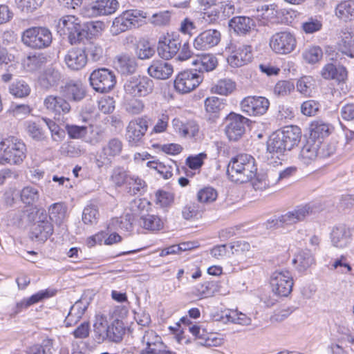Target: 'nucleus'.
<instances>
[{
    "label": "nucleus",
    "instance_id": "f257e3e1",
    "mask_svg": "<svg viewBox=\"0 0 354 354\" xmlns=\"http://www.w3.org/2000/svg\"><path fill=\"white\" fill-rule=\"evenodd\" d=\"M257 171L254 158L247 153H240L230 160L227 174L231 181L245 183L253 179Z\"/></svg>",
    "mask_w": 354,
    "mask_h": 354
},
{
    "label": "nucleus",
    "instance_id": "f03ea898",
    "mask_svg": "<svg viewBox=\"0 0 354 354\" xmlns=\"http://www.w3.org/2000/svg\"><path fill=\"white\" fill-rule=\"evenodd\" d=\"M25 144L17 138L9 136L0 142V164L19 165L26 155Z\"/></svg>",
    "mask_w": 354,
    "mask_h": 354
},
{
    "label": "nucleus",
    "instance_id": "7ed1b4c3",
    "mask_svg": "<svg viewBox=\"0 0 354 354\" xmlns=\"http://www.w3.org/2000/svg\"><path fill=\"white\" fill-rule=\"evenodd\" d=\"M123 88L126 95L133 97H144L153 92L154 82L146 75H133L125 80Z\"/></svg>",
    "mask_w": 354,
    "mask_h": 354
},
{
    "label": "nucleus",
    "instance_id": "20e7f679",
    "mask_svg": "<svg viewBox=\"0 0 354 354\" xmlns=\"http://www.w3.org/2000/svg\"><path fill=\"white\" fill-rule=\"evenodd\" d=\"M21 40L26 46L31 48L41 49L50 45L53 36L49 29L36 26L24 30L22 33Z\"/></svg>",
    "mask_w": 354,
    "mask_h": 354
},
{
    "label": "nucleus",
    "instance_id": "39448f33",
    "mask_svg": "<svg viewBox=\"0 0 354 354\" xmlns=\"http://www.w3.org/2000/svg\"><path fill=\"white\" fill-rule=\"evenodd\" d=\"M57 28L64 34H68L71 44L80 42L87 34L80 19L74 15H66L60 18L57 23Z\"/></svg>",
    "mask_w": 354,
    "mask_h": 354
},
{
    "label": "nucleus",
    "instance_id": "423d86ee",
    "mask_svg": "<svg viewBox=\"0 0 354 354\" xmlns=\"http://www.w3.org/2000/svg\"><path fill=\"white\" fill-rule=\"evenodd\" d=\"M141 342L145 348L140 354H177L169 350L162 342L161 337L152 329L143 330Z\"/></svg>",
    "mask_w": 354,
    "mask_h": 354
},
{
    "label": "nucleus",
    "instance_id": "0eeeda50",
    "mask_svg": "<svg viewBox=\"0 0 354 354\" xmlns=\"http://www.w3.org/2000/svg\"><path fill=\"white\" fill-rule=\"evenodd\" d=\"M269 44L275 53L287 55L294 51L297 46L296 36L288 30L277 32L271 36Z\"/></svg>",
    "mask_w": 354,
    "mask_h": 354
},
{
    "label": "nucleus",
    "instance_id": "6e6552de",
    "mask_svg": "<svg viewBox=\"0 0 354 354\" xmlns=\"http://www.w3.org/2000/svg\"><path fill=\"white\" fill-rule=\"evenodd\" d=\"M149 128V118L145 115L131 120L126 127L125 137L131 147H137L143 142V138Z\"/></svg>",
    "mask_w": 354,
    "mask_h": 354
},
{
    "label": "nucleus",
    "instance_id": "1a4fd4ad",
    "mask_svg": "<svg viewBox=\"0 0 354 354\" xmlns=\"http://www.w3.org/2000/svg\"><path fill=\"white\" fill-rule=\"evenodd\" d=\"M147 15L139 10H128L123 12L113 21V28L118 32H124L129 29L138 27Z\"/></svg>",
    "mask_w": 354,
    "mask_h": 354
},
{
    "label": "nucleus",
    "instance_id": "9d476101",
    "mask_svg": "<svg viewBox=\"0 0 354 354\" xmlns=\"http://www.w3.org/2000/svg\"><path fill=\"white\" fill-rule=\"evenodd\" d=\"M272 292L278 297H288L292 290L293 279L288 270H277L270 279Z\"/></svg>",
    "mask_w": 354,
    "mask_h": 354
},
{
    "label": "nucleus",
    "instance_id": "9b49d317",
    "mask_svg": "<svg viewBox=\"0 0 354 354\" xmlns=\"http://www.w3.org/2000/svg\"><path fill=\"white\" fill-rule=\"evenodd\" d=\"M89 80L93 89L100 93L110 91L116 83L114 72L106 68L93 71L90 75Z\"/></svg>",
    "mask_w": 354,
    "mask_h": 354
},
{
    "label": "nucleus",
    "instance_id": "f8f14e48",
    "mask_svg": "<svg viewBox=\"0 0 354 354\" xmlns=\"http://www.w3.org/2000/svg\"><path fill=\"white\" fill-rule=\"evenodd\" d=\"M226 50L229 53L227 60L232 67H241L252 60L250 46L231 44L226 48Z\"/></svg>",
    "mask_w": 354,
    "mask_h": 354
},
{
    "label": "nucleus",
    "instance_id": "ddd939ff",
    "mask_svg": "<svg viewBox=\"0 0 354 354\" xmlns=\"http://www.w3.org/2000/svg\"><path fill=\"white\" fill-rule=\"evenodd\" d=\"M122 149L123 143L120 139L118 138L109 139L97 155L96 159L97 167L110 165L113 158L120 155Z\"/></svg>",
    "mask_w": 354,
    "mask_h": 354
},
{
    "label": "nucleus",
    "instance_id": "4468645a",
    "mask_svg": "<svg viewBox=\"0 0 354 354\" xmlns=\"http://www.w3.org/2000/svg\"><path fill=\"white\" fill-rule=\"evenodd\" d=\"M225 134L232 141H237L245 131V124L248 119L234 113H230L225 119Z\"/></svg>",
    "mask_w": 354,
    "mask_h": 354
},
{
    "label": "nucleus",
    "instance_id": "2eb2a0df",
    "mask_svg": "<svg viewBox=\"0 0 354 354\" xmlns=\"http://www.w3.org/2000/svg\"><path fill=\"white\" fill-rule=\"evenodd\" d=\"M269 106L268 100L261 96H248L241 102L242 111L250 116L263 115L268 111Z\"/></svg>",
    "mask_w": 354,
    "mask_h": 354
},
{
    "label": "nucleus",
    "instance_id": "dca6fc26",
    "mask_svg": "<svg viewBox=\"0 0 354 354\" xmlns=\"http://www.w3.org/2000/svg\"><path fill=\"white\" fill-rule=\"evenodd\" d=\"M202 82V77L198 74L185 71L180 73L174 81V87L181 93H187L195 89Z\"/></svg>",
    "mask_w": 354,
    "mask_h": 354
},
{
    "label": "nucleus",
    "instance_id": "f3484780",
    "mask_svg": "<svg viewBox=\"0 0 354 354\" xmlns=\"http://www.w3.org/2000/svg\"><path fill=\"white\" fill-rule=\"evenodd\" d=\"M313 212V205L306 204L304 205L298 206L295 209L281 215L277 219V221L281 225H290L303 221Z\"/></svg>",
    "mask_w": 354,
    "mask_h": 354
},
{
    "label": "nucleus",
    "instance_id": "a211bd4d",
    "mask_svg": "<svg viewBox=\"0 0 354 354\" xmlns=\"http://www.w3.org/2000/svg\"><path fill=\"white\" fill-rule=\"evenodd\" d=\"M44 106L55 117L59 118L68 114L71 110L69 102L65 98L55 95L46 96L44 100Z\"/></svg>",
    "mask_w": 354,
    "mask_h": 354
},
{
    "label": "nucleus",
    "instance_id": "6ab92c4d",
    "mask_svg": "<svg viewBox=\"0 0 354 354\" xmlns=\"http://www.w3.org/2000/svg\"><path fill=\"white\" fill-rule=\"evenodd\" d=\"M38 212L39 213L38 220L32 225V234L37 241H45L53 234V226L44 210Z\"/></svg>",
    "mask_w": 354,
    "mask_h": 354
},
{
    "label": "nucleus",
    "instance_id": "aec40b11",
    "mask_svg": "<svg viewBox=\"0 0 354 354\" xmlns=\"http://www.w3.org/2000/svg\"><path fill=\"white\" fill-rule=\"evenodd\" d=\"M220 40V32L214 29H209L202 32L194 39L193 46L196 50H207L218 45Z\"/></svg>",
    "mask_w": 354,
    "mask_h": 354
},
{
    "label": "nucleus",
    "instance_id": "412c9836",
    "mask_svg": "<svg viewBox=\"0 0 354 354\" xmlns=\"http://www.w3.org/2000/svg\"><path fill=\"white\" fill-rule=\"evenodd\" d=\"M180 42L178 39L170 35H163L159 39L157 52L158 55L165 59L172 58L179 51Z\"/></svg>",
    "mask_w": 354,
    "mask_h": 354
},
{
    "label": "nucleus",
    "instance_id": "4be33fe9",
    "mask_svg": "<svg viewBox=\"0 0 354 354\" xmlns=\"http://www.w3.org/2000/svg\"><path fill=\"white\" fill-rule=\"evenodd\" d=\"M87 55L81 48H72L68 50L64 57L66 66L72 71L82 69L87 63Z\"/></svg>",
    "mask_w": 354,
    "mask_h": 354
},
{
    "label": "nucleus",
    "instance_id": "5701e85b",
    "mask_svg": "<svg viewBox=\"0 0 354 354\" xmlns=\"http://www.w3.org/2000/svg\"><path fill=\"white\" fill-rule=\"evenodd\" d=\"M320 74L324 80H333L338 83L345 82L348 77V71L345 66H336L332 63L324 65Z\"/></svg>",
    "mask_w": 354,
    "mask_h": 354
},
{
    "label": "nucleus",
    "instance_id": "b1692460",
    "mask_svg": "<svg viewBox=\"0 0 354 354\" xmlns=\"http://www.w3.org/2000/svg\"><path fill=\"white\" fill-rule=\"evenodd\" d=\"M321 141L308 140L302 147L299 154V159L304 165H309L319 157Z\"/></svg>",
    "mask_w": 354,
    "mask_h": 354
},
{
    "label": "nucleus",
    "instance_id": "393cba45",
    "mask_svg": "<svg viewBox=\"0 0 354 354\" xmlns=\"http://www.w3.org/2000/svg\"><path fill=\"white\" fill-rule=\"evenodd\" d=\"M66 97L74 102H80L86 96V89L79 80H70L62 87Z\"/></svg>",
    "mask_w": 354,
    "mask_h": 354
},
{
    "label": "nucleus",
    "instance_id": "a878e982",
    "mask_svg": "<svg viewBox=\"0 0 354 354\" xmlns=\"http://www.w3.org/2000/svg\"><path fill=\"white\" fill-rule=\"evenodd\" d=\"M192 64L195 66V71L200 73L210 72L218 66V59L213 54L204 53L194 57Z\"/></svg>",
    "mask_w": 354,
    "mask_h": 354
},
{
    "label": "nucleus",
    "instance_id": "bb28decb",
    "mask_svg": "<svg viewBox=\"0 0 354 354\" xmlns=\"http://www.w3.org/2000/svg\"><path fill=\"white\" fill-rule=\"evenodd\" d=\"M292 263L298 272H304L315 263V259L311 251L306 248L295 254Z\"/></svg>",
    "mask_w": 354,
    "mask_h": 354
},
{
    "label": "nucleus",
    "instance_id": "cd10ccee",
    "mask_svg": "<svg viewBox=\"0 0 354 354\" xmlns=\"http://www.w3.org/2000/svg\"><path fill=\"white\" fill-rule=\"evenodd\" d=\"M351 230L349 227L345 225L337 226L331 232V242L333 246L344 248L351 243Z\"/></svg>",
    "mask_w": 354,
    "mask_h": 354
},
{
    "label": "nucleus",
    "instance_id": "c85d7f7f",
    "mask_svg": "<svg viewBox=\"0 0 354 354\" xmlns=\"http://www.w3.org/2000/svg\"><path fill=\"white\" fill-rule=\"evenodd\" d=\"M223 283L217 281H206L196 288V295L203 297H209L216 293L226 295L228 291L223 289Z\"/></svg>",
    "mask_w": 354,
    "mask_h": 354
},
{
    "label": "nucleus",
    "instance_id": "c756f323",
    "mask_svg": "<svg viewBox=\"0 0 354 354\" xmlns=\"http://www.w3.org/2000/svg\"><path fill=\"white\" fill-rule=\"evenodd\" d=\"M149 75L159 80H166L173 73L174 69L171 64L165 61H153L148 68Z\"/></svg>",
    "mask_w": 354,
    "mask_h": 354
},
{
    "label": "nucleus",
    "instance_id": "7c9ffc66",
    "mask_svg": "<svg viewBox=\"0 0 354 354\" xmlns=\"http://www.w3.org/2000/svg\"><path fill=\"white\" fill-rule=\"evenodd\" d=\"M218 7V9L205 12L203 18L206 21L212 22L220 17L223 18L229 17L233 15L236 10L234 4L233 2L230 1L221 2Z\"/></svg>",
    "mask_w": 354,
    "mask_h": 354
},
{
    "label": "nucleus",
    "instance_id": "2f4dec72",
    "mask_svg": "<svg viewBox=\"0 0 354 354\" xmlns=\"http://www.w3.org/2000/svg\"><path fill=\"white\" fill-rule=\"evenodd\" d=\"M118 8L117 0H97L91 5L93 15H109L114 13Z\"/></svg>",
    "mask_w": 354,
    "mask_h": 354
},
{
    "label": "nucleus",
    "instance_id": "473e14b6",
    "mask_svg": "<svg viewBox=\"0 0 354 354\" xmlns=\"http://www.w3.org/2000/svg\"><path fill=\"white\" fill-rule=\"evenodd\" d=\"M278 133L283 138L285 145L289 151L299 143L301 136V129L297 126L285 127Z\"/></svg>",
    "mask_w": 354,
    "mask_h": 354
},
{
    "label": "nucleus",
    "instance_id": "72a5a7b5",
    "mask_svg": "<svg viewBox=\"0 0 354 354\" xmlns=\"http://www.w3.org/2000/svg\"><path fill=\"white\" fill-rule=\"evenodd\" d=\"M229 26L238 35H246L254 26V21L250 17L239 16L230 20Z\"/></svg>",
    "mask_w": 354,
    "mask_h": 354
},
{
    "label": "nucleus",
    "instance_id": "f704fd0d",
    "mask_svg": "<svg viewBox=\"0 0 354 354\" xmlns=\"http://www.w3.org/2000/svg\"><path fill=\"white\" fill-rule=\"evenodd\" d=\"M61 80L60 73L53 68H46L39 76V83L40 86L46 89L57 86Z\"/></svg>",
    "mask_w": 354,
    "mask_h": 354
},
{
    "label": "nucleus",
    "instance_id": "c9c22d12",
    "mask_svg": "<svg viewBox=\"0 0 354 354\" xmlns=\"http://www.w3.org/2000/svg\"><path fill=\"white\" fill-rule=\"evenodd\" d=\"M267 150L269 153L275 155L277 158L284 154L286 151H289L285 145L283 138L281 137L278 131L272 133L267 142Z\"/></svg>",
    "mask_w": 354,
    "mask_h": 354
},
{
    "label": "nucleus",
    "instance_id": "e433bc0d",
    "mask_svg": "<svg viewBox=\"0 0 354 354\" xmlns=\"http://www.w3.org/2000/svg\"><path fill=\"white\" fill-rule=\"evenodd\" d=\"M115 68L123 75H128L136 71L137 63L133 57L123 54L118 55L115 62Z\"/></svg>",
    "mask_w": 354,
    "mask_h": 354
},
{
    "label": "nucleus",
    "instance_id": "4c0bfd02",
    "mask_svg": "<svg viewBox=\"0 0 354 354\" xmlns=\"http://www.w3.org/2000/svg\"><path fill=\"white\" fill-rule=\"evenodd\" d=\"M49 219L55 222L57 225L62 226V229L65 230L66 226L64 225V221L66 218V207L63 203H57L50 206Z\"/></svg>",
    "mask_w": 354,
    "mask_h": 354
},
{
    "label": "nucleus",
    "instance_id": "58836bf2",
    "mask_svg": "<svg viewBox=\"0 0 354 354\" xmlns=\"http://www.w3.org/2000/svg\"><path fill=\"white\" fill-rule=\"evenodd\" d=\"M236 83L231 79L224 78L218 80L211 88V92L221 95L231 94L236 89Z\"/></svg>",
    "mask_w": 354,
    "mask_h": 354
},
{
    "label": "nucleus",
    "instance_id": "ea45409f",
    "mask_svg": "<svg viewBox=\"0 0 354 354\" xmlns=\"http://www.w3.org/2000/svg\"><path fill=\"white\" fill-rule=\"evenodd\" d=\"M140 224L145 229L148 230H160L163 227V222L161 218L156 215L147 214L140 218Z\"/></svg>",
    "mask_w": 354,
    "mask_h": 354
},
{
    "label": "nucleus",
    "instance_id": "a19ab883",
    "mask_svg": "<svg viewBox=\"0 0 354 354\" xmlns=\"http://www.w3.org/2000/svg\"><path fill=\"white\" fill-rule=\"evenodd\" d=\"M10 93L16 97H26L30 93V86L25 81L18 80L10 85Z\"/></svg>",
    "mask_w": 354,
    "mask_h": 354
},
{
    "label": "nucleus",
    "instance_id": "79ce46f5",
    "mask_svg": "<svg viewBox=\"0 0 354 354\" xmlns=\"http://www.w3.org/2000/svg\"><path fill=\"white\" fill-rule=\"evenodd\" d=\"M86 307L83 306L82 302L79 301L75 303L71 307L70 312L65 319L66 326H70L73 322L76 323L84 315Z\"/></svg>",
    "mask_w": 354,
    "mask_h": 354
},
{
    "label": "nucleus",
    "instance_id": "37998d69",
    "mask_svg": "<svg viewBox=\"0 0 354 354\" xmlns=\"http://www.w3.org/2000/svg\"><path fill=\"white\" fill-rule=\"evenodd\" d=\"M348 31L349 28L346 29V31L344 32L342 39L338 44V50L342 54L353 58L354 48L353 46V43L354 41L353 39L350 38Z\"/></svg>",
    "mask_w": 354,
    "mask_h": 354
},
{
    "label": "nucleus",
    "instance_id": "c03bdc74",
    "mask_svg": "<svg viewBox=\"0 0 354 354\" xmlns=\"http://www.w3.org/2000/svg\"><path fill=\"white\" fill-rule=\"evenodd\" d=\"M44 0H15L17 8L23 12L32 13L41 6Z\"/></svg>",
    "mask_w": 354,
    "mask_h": 354
},
{
    "label": "nucleus",
    "instance_id": "a18cd8bd",
    "mask_svg": "<svg viewBox=\"0 0 354 354\" xmlns=\"http://www.w3.org/2000/svg\"><path fill=\"white\" fill-rule=\"evenodd\" d=\"M21 200L26 205H32L36 203L39 198V192L37 188L26 186L21 191Z\"/></svg>",
    "mask_w": 354,
    "mask_h": 354
},
{
    "label": "nucleus",
    "instance_id": "49530a36",
    "mask_svg": "<svg viewBox=\"0 0 354 354\" xmlns=\"http://www.w3.org/2000/svg\"><path fill=\"white\" fill-rule=\"evenodd\" d=\"M26 130L28 134L34 140H43L45 138V133L39 122L27 121Z\"/></svg>",
    "mask_w": 354,
    "mask_h": 354
},
{
    "label": "nucleus",
    "instance_id": "de8ad7c7",
    "mask_svg": "<svg viewBox=\"0 0 354 354\" xmlns=\"http://www.w3.org/2000/svg\"><path fill=\"white\" fill-rule=\"evenodd\" d=\"M130 176L123 167H117L113 169L111 180L115 185L121 187L124 184L127 185Z\"/></svg>",
    "mask_w": 354,
    "mask_h": 354
},
{
    "label": "nucleus",
    "instance_id": "09e8293b",
    "mask_svg": "<svg viewBox=\"0 0 354 354\" xmlns=\"http://www.w3.org/2000/svg\"><path fill=\"white\" fill-rule=\"evenodd\" d=\"M302 56L306 62L315 64L322 58L323 52L319 46H310L304 51Z\"/></svg>",
    "mask_w": 354,
    "mask_h": 354
},
{
    "label": "nucleus",
    "instance_id": "8fccbe9b",
    "mask_svg": "<svg viewBox=\"0 0 354 354\" xmlns=\"http://www.w3.org/2000/svg\"><path fill=\"white\" fill-rule=\"evenodd\" d=\"M98 216L97 206L91 204L84 207L82 212V221L86 225H93L97 223Z\"/></svg>",
    "mask_w": 354,
    "mask_h": 354
},
{
    "label": "nucleus",
    "instance_id": "3c124183",
    "mask_svg": "<svg viewBox=\"0 0 354 354\" xmlns=\"http://www.w3.org/2000/svg\"><path fill=\"white\" fill-rule=\"evenodd\" d=\"M124 334V329L122 324L119 322L113 323L109 325L107 340L116 343L120 342L122 339Z\"/></svg>",
    "mask_w": 354,
    "mask_h": 354
},
{
    "label": "nucleus",
    "instance_id": "603ef678",
    "mask_svg": "<svg viewBox=\"0 0 354 354\" xmlns=\"http://www.w3.org/2000/svg\"><path fill=\"white\" fill-rule=\"evenodd\" d=\"M310 135L314 138H323L329 134L328 124L322 121H314L310 124Z\"/></svg>",
    "mask_w": 354,
    "mask_h": 354
},
{
    "label": "nucleus",
    "instance_id": "864d4df0",
    "mask_svg": "<svg viewBox=\"0 0 354 354\" xmlns=\"http://www.w3.org/2000/svg\"><path fill=\"white\" fill-rule=\"evenodd\" d=\"M203 212V209L200 205L190 203L183 207L182 215L185 219L189 220L201 216Z\"/></svg>",
    "mask_w": 354,
    "mask_h": 354
},
{
    "label": "nucleus",
    "instance_id": "5fc2aeb1",
    "mask_svg": "<svg viewBox=\"0 0 354 354\" xmlns=\"http://www.w3.org/2000/svg\"><path fill=\"white\" fill-rule=\"evenodd\" d=\"M65 129L71 139H82L88 133V128L86 126L67 124L65 126Z\"/></svg>",
    "mask_w": 354,
    "mask_h": 354
},
{
    "label": "nucleus",
    "instance_id": "6e6d98bb",
    "mask_svg": "<svg viewBox=\"0 0 354 354\" xmlns=\"http://www.w3.org/2000/svg\"><path fill=\"white\" fill-rule=\"evenodd\" d=\"M225 106L222 100L217 97H209L205 100V107L207 113L216 114Z\"/></svg>",
    "mask_w": 354,
    "mask_h": 354
},
{
    "label": "nucleus",
    "instance_id": "4d7b16f0",
    "mask_svg": "<svg viewBox=\"0 0 354 354\" xmlns=\"http://www.w3.org/2000/svg\"><path fill=\"white\" fill-rule=\"evenodd\" d=\"M154 53V49L147 41H141L137 45L136 53L140 59H149L153 55Z\"/></svg>",
    "mask_w": 354,
    "mask_h": 354
},
{
    "label": "nucleus",
    "instance_id": "13d9d810",
    "mask_svg": "<svg viewBox=\"0 0 354 354\" xmlns=\"http://www.w3.org/2000/svg\"><path fill=\"white\" fill-rule=\"evenodd\" d=\"M217 198L216 191L210 187L200 189L197 194V199L199 202L209 203L214 201Z\"/></svg>",
    "mask_w": 354,
    "mask_h": 354
},
{
    "label": "nucleus",
    "instance_id": "bf43d9fd",
    "mask_svg": "<svg viewBox=\"0 0 354 354\" xmlns=\"http://www.w3.org/2000/svg\"><path fill=\"white\" fill-rule=\"evenodd\" d=\"M295 89L294 84L290 81H279L274 88V93L279 97L289 95Z\"/></svg>",
    "mask_w": 354,
    "mask_h": 354
},
{
    "label": "nucleus",
    "instance_id": "052dcab7",
    "mask_svg": "<svg viewBox=\"0 0 354 354\" xmlns=\"http://www.w3.org/2000/svg\"><path fill=\"white\" fill-rule=\"evenodd\" d=\"M109 328L108 322L101 317L94 324V331L99 340L104 341L107 339V331Z\"/></svg>",
    "mask_w": 354,
    "mask_h": 354
},
{
    "label": "nucleus",
    "instance_id": "680f3d73",
    "mask_svg": "<svg viewBox=\"0 0 354 354\" xmlns=\"http://www.w3.org/2000/svg\"><path fill=\"white\" fill-rule=\"evenodd\" d=\"M171 13L169 11L153 14L149 19L151 24L156 26H165L169 24Z\"/></svg>",
    "mask_w": 354,
    "mask_h": 354
},
{
    "label": "nucleus",
    "instance_id": "e2e57ef3",
    "mask_svg": "<svg viewBox=\"0 0 354 354\" xmlns=\"http://www.w3.org/2000/svg\"><path fill=\"white\" fill-rule=\"evenodd\" d=\"M313 78L310 76H305L297 81V91L305 96H310L312 93Z\"/></svg>",
    "mask_w": 354,
    "mask_h": 354
},
{
    "label": "nucleus",
    "instance_id": "0e129e2a",
    "mask_svg": "<svg viewBox=\"0 0 354 354\" xmlns=\"http://www.w3.org/2000/svg\"><path fill=\"white\" fill-rule=\"evenodd\" d=\"M31 111L30 107L24 104H12L8 109L9 113L17 118H22L28 115Z\"/></svg>",
    "mask_w": 354,
    "mask_h": 354
},
{
    "label": "nucleus",
    "instance_id": "69168bd1",
    "mask_svg": "<svg viewBox=\"0 0 354 354\" xmlns=\"http://www.w3.org/2000/svg\"><path fill=\"white\" fill-rule=\"evenodd\" d=\"M319 108L320 104L318 102L309 100L301 104V111L306 116H313L317 113Z\"/></svg>",
    "mask_w": 354,
    "mask_h": 354
},
{
    "label": "nucleus",
    "instance_id": "338daca9",
    "mask_svg": "<svg viewBox=\"0 0 354 354\" xmlns=\"http://www.w3.org/2000/svg\"><path fill=\"white\" fill-rule=\"evenodd\" d=\"M87 57H89L94 62L99 61L103 56V48L102 47L95 43H90L86 48Z\"/></svg>",
    "mask_w": 354,
    "mask_h": 354
},
{
    "label": "nucleus",
    "instance_id": "774afa93",
    "mask_svg": "<svg viewBox=\"0 0 354 354\" xmlns=\"http://www.w3.org/2000/svg\"><path fill=\"white\" fill-rule=\"evenodd\" d=\"M336 15L342 17L346 15H354V1H344L336 8Z\"/></svg>",
    "mask_w": 354,
    "mask_h": 354
}]
</instances>
